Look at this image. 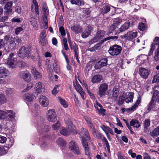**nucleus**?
<instances>
[{"label":"nucleus","instance_id":"nucleus-1","mask_svg":"<svg viewBox=\"0 0 159 159\" xmlns=\"http://www.w3.org/2000/svg\"><path fill=\"white\" fill-rule=\"evenodd\" d=\"M122 50V48L121 46L115 44L110 47L108 51L111 56H117L121 53Z\"/></svg>","mask_w":159,"mask_h":159},{"label":"nucleus","instance_id":"nucleus-2","mask_svg":"<svg viewBox=\"0 0 159 159\" xmlns=\"http://www.w3.org/2000/svg\"><path fill=\"white\" fill-rule=\"evenodd\" d=\"M30 50L28 48H26L23 46L19 49L18 52V56L22 58L29 57L30 54Z\"/></svg>","mask_w":159,"mask_h":159},{"label":"nucleus","instance_id":"nucleus-3","mask_svg":"<svg viewBox=\"0 0 159 159\" xmlns=\"http://www.w3.org/2000/svg\"><path fill=\"white\" fill-rule=\"evenodd\" d=\"M48 120L51 122H54L57 120L56 114L54 109L48 110L47 113Z\"/></svg>","mask_w":159,"mask_h":159},{"label":"nucleus","instance_id":"nucleus-4","mask_svg":"<svg viewBox=\"0 0 159 159\" xmlns=\"http://www.w3.org/2000/svg\"><path fill=\"white\" fill-rule=\"evenodd\" d=\"M157 46V48H159V38L156 37L154 40L153 42L152 43L151 46V48L148 54V56H151L153 53L154 50Z\"/></svg>","mask_w":159,"mask_h":159},{"label":"nucleus","instance_id":"nucleus-5","mask_svg":"<svg viewBox=\"0 0 159 159\" xmlns=\"http://www.w3.org/2000/svg\"><path fill=\"white\" fill-rule=\"evenodd\" d=\"M69 149L78 155L80 154L79 148L75 142L73 141L70 142L69 144Z\"/></svg>","mask_w":159,"mask_h":159},{"label":"nucleus","instance_id":"nucleus-6","mask_svg":"<svg viewBox=\"0 0 159 159\" xmlns=\"http://www.w3.org/2000/svg\"><path fill=\"white\" fill-rule=\"evenodd\" d=\"M108 88V85L106 83H103L100 85L99 87V90L98 92V94L100 97L105 94Z\"/></svg>","mask_w":159,"mask_h":159},{"label":"nucleus","instance_id":"nucleus-7","mask_svg":"<svg viewBox=\"0 0 159 159\" xmlns=\"http://www.w3.org/2000/svg\"><path fill=\"white\" fill-rule=\"evenodd\" d=\"M150 73V72L148 69L142 67L140 68L139 69V73L141 77L146 79Z\"/></svg>","mask_w":159,"mask_h":159},{"label":"nucleus","instance_id":"nucleus-8","mask_svg":"<svg viewBox=\"0 0 159 159\" xmlns=\"http://www.w3.org/2000/svg\"><path fill=\"white\" fill-rule=\"evenodd\" d=\"M4 113L6 118L4 120L7 121H11L13 120L15 117V113L11 110H5Z\"/></svg>","mask_w":159,"mask_h":159},{"label":"nucleus","instance_id":"nucleus-9","mask_svg":"<svg viewBox=\"0 0 159 159\" xmlns=\"http://www.w3.org/2000/svg\"><path fill=\"white\" fill-rule=\"evenodd\" d=\"M73 84L76 90L78 92L80 93L82 98L83 100L84 99V91H83L81 87L79 84L76 80L75 81L73 82Z\"/></svg>","mask_w":159,"mask_h":159},{"label":"nucleus","instance_id":"nucleus-10","mask_svg":"<svg viewBox=\"0 0 159 159\" xmlns=\"http://www.w3.org/2000/svg\"><path fill=\"white\" fill-rule=\"evenodd\" d=\"M19 75L20 78L25 81L29 82L31 80V75L27 71H24L20 72Z\"/></svg>","mask_w":159,"mask_h":159},{"label":"nucleus","instance_id":"nucleus-11","mask_svg":"<svg viewBox=\"0 0 159 159\" xmlns=\"http://www.w3.org/2000/svg\"><path fill=\"white\" fill-rule=\"evenodd\" d=\"M81 134L83 135L82 136L81 139L82 141V137H83L84 139H85L87 141V140L90 141L91 138L88 131L86 129L84 128H82L80 129Z\"/></svg>","mask_w":159,"mask_h":159},{"label":"nucleus","instance_id":"nucleus-12","mask_svg":"<svg viewBox=\"0 0 159 159\" xmlns=\"http://www.w3.org/2000/svg\"><path fill=\"white\" fill-rule=\"evenodd\" d=\"M12 1H10L7 2L5 4L4 7V9L5 10V14H9L12 12Z\"/></svg>","mask_w":159,"mask_h":159},{"label":"nucleus","instance_id":"nucleus-13","mask_svg":"<svg viewBox=\"0 0 159 159\" xmlns=\"http://www.w3.org/2000/svg\"><path fill=\"white\" fill-rule=\"evenodd\" d=\"M14 55L13 53H10L8 57V60L7 61V64L9 66L11 67H14V65L16 62V58L13 57Z\"/></svg>","mask_w":159,"mask_h":159},{"label":"nucleus","instance_id":"nucleus-14","mask_svg":"<svg viewBox=\"0 0 159 159\" xmlns=\"http://www.w3.org/2000/svg\"><path fill=\"white\" fill-rule=\"evenodd\" d=\"M137 32H133L131 31L128 32L126 34L121 36L122 38L130 40L135 38L137 36Z\"/></svg>","mask_w":159,"mask_h":159},{"label":"nucleus","instance_id":"nucleus-15","mask_svg":"<svg viewBox=\"0 0 159 159\" xmlns=\"http://www.w3.org/2000/svg\"><path fill=\"white\" fill-rule=\"evenodd\" d=\"M122 22V20L119 18H116L113 21V23L110 27V29L111 31L115 30L117 28V26Z\"/></svg>","mask_w":159,"mask_h":159},{"label":"nucleus","instance_id":"nucleus-16","mask_svg":"<svg viewBox=\"0 0 159 159\" xmlns=\"http://www.w3.org/2000/svg\"><path fill=\"white\" fill-rule=\"evenodd\" d=\"M117 38L118 37L116 36H109L106 38H105L104 39L101 41V42L98 43L96 45H95L94 46L96 50H98L99 49H100V48L102 44L105 41L111 39H117Z\"/></svg>","mask_w":159,"mask_h":159},{"label":"nucleus","instance_id":"nucleus-17","mask_svg":"<svg viewBox=\"0 0 159 159\" xmlns=\"http://www.w3.org/2000/svg\"><path fill=\"white\" fill-rule=\"evenodd\" d=\"M38 100L41 105L44 107H47L49 104L47 98L43 95H41Z\"/></svg>","mask_w":159,"mask_h":159},{"label":"nucleus","instance_id":"nucleus-18","mask_svg":"<svg viewBox=\"0 0 159 159\" xmlns=\"http://www.w3.org/2000/svg\"><path fill=\"white\" fill-rule=\"evenodd\" d=\"M92 28L89 26L87 27L85 30L82 32L81 36L83 38H87L91 34Z\"/></svg>","mask_w":159,"mask_h":159},{"label":"nucleus","instance_id":"nucleus-19","mask_svg":"<svg viewBox=\"0 0 159 159\" xmlns=\"http://www.w3.org/2000/svg\"><path fill=\"white\" fill-rule=\"evenodd\" d=\"M83 138V137H82ZM82 143L83 147L84 148L85 151V155L88 156V157L90 155V152L89 150V148L88 145V142L87 140L82 138Z\"/></svg>","mask_w":159,"mask_h":159},{"label":"nucleus","instance_id":"nucleus-20","mask_svg":"<svg viewBox=\"0 0 159 159\" xmlns=\"http://www.w3.org/2000/svg\"><path fill=\"white\" fill-rule=\"evenodd\" d=\"M31 72L36 79L39 80L42 78V74L37 70L34 67H32Z\"/></svg>","mask_w":159,"mask_h":159},{"label":"nucleus","instance_id":"nucleus-21","mask_svg":"<svg viewBox=\"0 0 159 159\" xmlns=\"http://www.w3.org/2000/svg\"><path fill=\"white\" fill-rule=\"evenodd\" d=\"M8 73V70L5 67L2 66L0 67V78H6Z\"/></svg>","mask_w":159,"mask_h":159},{"label":"nucleus","instance_id":"nucleus-22","mask_svg":"<svg viewBox=\"0 0 159 159\" xmlns=\"http://www.w3.org/2000/svg\"><path fill=\"white\" fill-rule=\"evenodd\" d=\"M35 89L38 93H41L44 91V89L42 87L41 82L36 83L35 85Z\"/></svg>","mask_w":159,"mask_h":159},{"label":"nucleus","instance_id":"nucleus-23","mask_svg":"<svg viewBox=\"0 0 159 159\" xmlns=\"http://www.w3.org/2000/svg\"><path fill=\"white\" fill-rule=\"evenodd\" d=\"M130 25V22L129 21L126 22L124 24L122 25L118 30L119 32L124 31L125 30H127Z\"/></svg>","mask_w":159,"mask_h":159},{"label":"nucleus","instance_id":"nucleus-24","mask_svg":"<svg viewBox=\"0 0 159 159\" xmlns=\"http://www.w3.org/2000/svg\"><path fill=\"white\" fill-rule=\"evenodd\" d=\"M70 3L73 5H75L79 7L84 5V3L83 0H68Z\"/></svg>","mask_w":159,"mask_h":159},{"label":"nucleus","instance_id":"nucleus-25","mask_svg":"<svg viewBox=\"0 0 159 159\" xmlns=\"http://www.w3.org/2000/svg\"><path fill=\"white\" fill-rule=\"evenodd\" d=\"M141 102V98H139L136 101L135 103L132 107L127 109L126 111L128 112H132L139 105Z\"/></svg>","mask_w":159,"mask_h":159},{"label":"nucleus","instance_id":"nucleus-26","mask_svg":"<svg viewBox=\"0 0 159 159\" xmlns=\"http://www.w3.org/2000/svg\"><path fill=\"white\" fill-rule=\"evenodd\" d=\"M67 126L68 128V129L70 131V133L73 132L74 134H77V131L75 130L74 128L75 126L72 123L71 121L68 122L67 124Z\"/></svg>","mask_w":159,"mask_h":159},{"label":"nucleus","instance_id":"nucleus-27","mask_svg":"<svg viewBox=\"0 0 159 159\" xmlns=\"http://www.w3.org/2000/svg\"><path fill=\"white\" fill-rule=\"evenodd\" d=\"M102 79V77L101 75H95L92 79L91 81L93 83L100 82Z\"/></svg>","mask_w":159,"mask_h":159},{"label":"nucleus","instance_id":"nucleus-28","mask_svg":"<svg viewBox=\"0 0 159 159\" xmlns=\"http://www.w3.org/2000/svg\"><path fill=\"white\" fill-rule=\"evenodd\" d=\"M71 29L75 33L78 34L80 32L81 30V28L79 25H72L71 27Z\"/></svg>","mask_w":159,"mask_h":159},{"label":"nucleus","instance_id":"nucleus-29","mask_svg":"<svg viewBox=\"0 0 159 159\" xmlns=\"http://www.w3.org/2000/svg\"><path fill=\"white\" fill-rule=\"evenodd\" d=\"M150 134L153 138L159 135V126L155 128L151 132Z\"/></svg>","mask_w":159,"mask_h":159},{"label":"nucleus","instance_id":"nucleus-30","mask_svg":"<svg viewBox=\"0 0 159 159\" xmlns=\"http://www.w3.org/2000/svg\"><path fill=\"white\" fill-rule=\"evenodd\" d=\"M139 123V122L138 121V120L134 119H132L130 122V126L136 128H138L140 126V125Z\"/></svg>","mask_w":159,"mask_h":159},{"label":"nucleus","instance_id":"nucleus-31","mask_svg":"<svg viewBox=\"0 0 159 159\" xmlns=\"http://www.w3.org/2000/svg\"><path fill=\"white\" fill-rule=\"evenodd\" d=\"M134 93H129L128 94V97L125 98V102L129 103L133 102L134 98Z\"/></svg>","mask_w":159,"mask_h":159},{"label":"nucleus","instance_id":"nucleus-32","mask_svg":"<svg viewBox=\"0 0 159 159\" xmlns=\"http://www.w3.org/2000/svg\"><path fill=\"white\" fill-rule=\"evenodd\" d=\"M60 133L61 134L66 136L69 135L71 133L70 131L64 127H61Z\"/></svg>","mask_w":159,"mask_h":159},{"label":"nucleus","instance_id":"nucleus-33","mask_svg":"<svg viewBox=\"0 0 159 159\" xmlns=\"http://www.w3.org/2000/svg\"><path fill=\"white\" fill-rule=\"evenodd\" d=\"M69 45L70 48L71 50H73L75 54L78 53V45L75 44V45H72L70 40H68Z\"/></svg>","mask_w":159,"mask_h":159},{"label":"nucleus","instance_id":"nucleus-34","mask_svg":"<svg viewBox=\"0 0 159 159\" xmlns=\"http://www.w3.org/2000/svg\"><path fill=\"white\" fill-rule=\"evenodd\" d=\"M110 10V7L109 6L105 5L100 9V11L102 14H106Z\"/></svg>","mask_w":159,"mask_h":159},{"label":"nucleus","instance_id":"nucleus-35","mask_svg":"<svg viewBox=\"0 0 159 159\" xmlns=\"http://www.w3.org/2000/svg\"><path fill=\"white\" fill-rule=\"evenodd\" d=\"M23 98L27 101L31 102L34 99V97L31 94L27 93L24 94Z\"/></svg>","mask_w":159,"mask_h":159},{"label":"nucleus","instance_id":"nucleus-36","mask_svg":"<svg viewBox=\"0 0 159 159\" xmlns=\"http://www.w3.org/2000/svg\"><path fill=\"white\" fill-rule=\"evenodd\" d=\"M93 134L96 138L98 139L102 138L103 135L101 133H98L96 131V129L92 130Z\"/></svg>","mask_w":159,"mask_h":159},{"label":"nucleus","instance_id":"nucleus-37","mask_svg":"<svg viewBox=\"0 0 159 159\" xmlns=\"http://www.w3.org/2000/svg\"><path fill=\"white\" fill-rule=\"evenodd\" d=\"M105 31L103 30H100L97 31L96 34V37L98 39H100L102 38L105 34Z\"/></svg>","mask_w":159,"mask_h":159},{"label":"nucleus","instance_id":"nucleus-38","mask_svg":"<svg viewBox=\"0 0 159 159\" xmlns=\"http://www.w3.org/2000/svg\"><path fill=\"white\" fill-rule=\"evenodd\" d=\"M57 142L58 145L61 146H64L66 144L64 139L61 138H59L57 140Z\"/></svg>","mask_w":159,"mask_h":159},{"label":"nucleus","instance_id":"nucleus-39","mask_svg":"<svg viewBox=\"0 0 159 159\" xmlns=\"http://www.w3.org/2000/svg\"><path fill=\"white\" fill-rule=\"evenodd\" d=\"M156 101L155 99H152L151 101L150 102L148 106V110L149 111L151 110L153 107V106L155 104Z\"/></svg>","mask_w":159,"mask_h":159},{"label":"nucleus","instance_id":"nucleus-40","mask_svg":"<svg viewBox=\"0 0 159 159\" xmlns=\"http://www.w3.org/2000/svg\"><path fill=\"white\" fill-rule=\"evenodd\" d=\"M58 99L60 103L64 107L66 108L68 107V105L64 99L60 97H58Z\"/></svg>","mask_w":159,"mask_h":159},{"label":"nucleus","instance_id":"nucleus-41","mask_svg":"<svg viewBox=\"0 0 159 159\" xmlns=\"http://www.w3.org/2000/svg\"><path fill=\"white\" fill-rule=\"evenodd\" d=\"M102 142L103 143H105V145H106V146L107 147V149L108 151L109 152L110 151V146L109 143L107 139L105 137H103L102 136V139H101Z\"/></svg>","mask_w":159,"mask_h":159},{"label":"nucleus","instance_id":"nucleus-42","mask_svg":"<svg viewBox=\"0 0 159 159\" xmlns=\"http://www.w3.org/2000/svg\"><path fill=\"white\" fill-rule=\"evenodd\" d=\"M119 89L118 88L116 87H114L113 89L112 92V96L115 98H116L118 95Z\"/></svg>","mask_w":159,"mask_h":159},{"label":"nucleus","instance_id":"nucleus-43","mask_svg":"<svg viewBox=\"0 0 159 159\" xmlns=\"http://www.w3.org/2000/svg\"><path fill=\"white\" fill-rule=\"evenodd\" d=\"M42 7L43 8V10L44 11V13L46 14H48L49 11L48 9V7L47 6V5L45 2H43Z\"/></svg>","mask_w":159,"mask_h":159},{"label":"nucleus","instance_id":"nucleus-44","mask_svg":"<svg viewBox=\"0 0 159 159\" xmlns=\"http://www.w3.org/2000/svg\"><path fill=\"white\" fill-rule=\"evenodd\" d=\"M53 69L56 73H59L60 72V68L57 65V62H54L53 65Z\"/></svg>","mask_w":159,"mask_h":159},{"label":"nucleus","instance_id":"nucleus-45","mask_svg":"<svg viewBox=\"0 0 159 159\" xmlns=\"http://www.w3.org/2000/svg\"><path fill=\"white\" fill-rule=\"evenodd\" d=\"M7 147L0 148V154L1 155H4L7 152Z\"/></svg>","mask_w":159,"mask_h":159},{"label":"nucleus","instance_id":"nucleus-46","mask_svg":"<svg viewBox=\"0 0 159 159\" xmlns=\"http://www.w3.org/2000/svg\"><path fill=\"white\" fill-rule=\"evenodd\" d=\"M101 127L104 131L106 134L108 133V132L111 131V129L109 127L106 126L104 125H102L101 126Z\"/></svg>","mask_w":159,"mask_h":159},{"label":"nucleus","instance_id":"nucleus-47","mask_svg":"<svg viewBox=\"0 0 159 159\" xmlns=\"http://www.w3.org/2000/svg\"><path fill=\"white\" fill-rule=\"evenodd\" d=\"M30 21L31 24L34 27H35L37 25V21L34 17L33 16L31 17L30 19Z\"/></svg>","mask_w":159,"mask_h":159},{"label":"nucleus","instance_id":"nucleus-48","mask_svg":"<svg viewBox=\"0 0 159 159\" xmlns=\"http://www.w3.org/2000/svg\"><path fill=\"white\" fill-rule=\"evenodd\" d=\"M83 12L84 13V16L86 18L87 17L89 16L88 15L90 14L91 11L89 9H85L83 10Z\"/></svg>","mask_w":159,"mask_h":159},{"label":"nucleus","instance_id":"nucleus-49","mask_svg":"<svg viewBox=\"0 0 159 159\" xmlns=\"http://www.w3.org/2000/svg\"><path fill=\"white\" fill-rule=\"evenodd\" d=\"M6 101V98L3 95L0 94V104H4Z\"/></svg>","mask_w":159,"mask_h":159},{"label":"nucleus","instance_id":"nucleus-50","mask_svg":"<svg viewBox=\"0 0 159 159\" xmlns=\"http://www.w3.org/2000/svg\"><path fill=\"white\" fill-rule=\"evenodd\" d=\"M16 41V43H16L15 44L14 47L16 48H17L18 47V44L20 43H21L22 42V40L20 38L18 37H16L15 38Z\"/></svg>","mask_w":159,"mask_h":159},{"label":"nucleus","instance_id":"nucleus-51","mask_svg":"<svg viewBox=\"0 0 159 159\" xmlns=\"http://www.w3.org/2000/svg\"><path fill=\"white\" fill-rule=\"evenodd\" d=\"M138 29L141 31L144 30L146 29V25L145 24L143 23H139V25Z\"/></svg>","mask_w":159,"mask_h":159},{"label":"nucleus","instance_id":"nucleus-52","mask_svg":"<svg viewBox=\"0 0 159 159\" xmlns=\"http://www.w3.org/2000/svg\"><path fill=\"white\" fill-rule=\"evenodd\" d=\"M107 59L105 58L102 59L99 61L102 67L107 66Z\"/></svg>","mask_w":159,"mask_h":159},{"label":"nucleus","instance_id":"nucleus-53","mask_svg":"<svg viewBox=\"0 0 159 159\" xmlns=\"http://www.w3.org/2000/svg\"><path fill=\"white\" fill-rule=\"evenodd\" d=\"M144 126L145 128L147 129V127L150 125V121L149 119H147L145 120L144 121Z\"/></svg>","mask_w":159,"mask_h":159},{"label":"nucleus","instance_id":"nucleus-54","mask_svg":"<svg viewBox=\"0 0 159 159\" xmlns=\"http://www.w3.org/2000/svg\"><path fill=\"white\" fill-rule=\"evenodd\" d=\"M24 30L23 28L21 27H17L15 29V34H18L20 33Z\"/></svg>","mask_w":159,"mask_h":159},{"label":"nucleus","instance_id":"nucleus-55","mask_svg":"<svg viewBox=\"0 0 159 159\" xmlns=\"http://www.w3.org/2000/svg\"><path fill=\"white\" fill-rule=\"evenodd\" d=\"M59 85H56L53 89L52 91V93L54 95H56L57 93L58 92L59 90L57 89L59 87Z\"/></svg>","mask_w":159,"mask_h":159},{"label":"nucleus","instance_id":"nucleus-56","mask_svg":"<svg viewBox=\"0 0 159 159\" xmlns=\"http://www.w3.org/2000/svg\"><path fill=\"white\" fill-rule=\"evenodd\" d=\"M60 126V124L58 122H57L56 123L52 125V129L54 130L58 129Z\"/></svg>","mask_w":159,"mask_h":159},{"label":"nucleus","instance_id":"nucleus-57","mask_svg":"<svg viewBox=\"0 0 159 159\" xmlns=\"http://www.w3.org/2000/svg\"><path fill=\"white\" fill-rule=\"evenodd\" d=\"M39 42L42 45H45L47 43V41L45 38H40Z\"/></svg>","mask_w":159,"mask_h":159},{"label":"nucleus","instance_id":"nucleus-58","mask_svg":"<svg viewBox=\"0 0 159 159\" xmlns=\"http://www.w3.org/2000/svg\"><path fill=\"white\" fill-rule=\"evenodd\" d=\"M50 129V127L48 125H44L43 127H42V131L43 132H48L49 131Z\"/></svg>","mask_w":159,"mask_h":159},{"label":"nucleus","instance_id":"nucleus-59","mask_svg":"<svg viewBox=\"0 0 159 159\" xmlns=\"http://www.w3.org/2000/svg\"><path fill=\"white\" fill-rule=\"evenodd\" d=\"M33 86V84L32 83H28L27 85L26 88L24 90V92L27 91L31 89Z\"/></svg>","mask_w":159,"mask_h":159},{"label":"nucleus","instance_id":"nucleus-60","mask_svg":"<svg viewBox=\"0 0 159 159\" xmlns=\"http://www.w3.org/2000/svg\"><path fill=\"white\" fill-rule=\"evenodd\" d=\"M97 110L102 116H104L105 114V113L106 111V110L104 108H102V107L98 109V110Z\"/></svg>","mask_w":159,"mask_h":159},{"label":"nucleus","instance_id":"nucleus-61","mask_svg":"<svg viewBox=\"0 0 159 159\" xmlns=\"http://www.w3.org/2000/svg\"><path fill=\"white\" fill-rule=\"evenodd\" d=\"M59 30L61 35L63 36L65 35L66 32L63 26H61L59 28Z\"/></svg>","mask_w":159,"mask_h":159},{"label":"nucleus","instance_id":"nucleus-62","mask_svg":"<svg viewBox=\"0 0 159 159\" xmlns=\"http://www.w3.org/2000/svg\"><path fill=\"white\" fill-rule=\"evenodd\" d=\"M5 111L0 110V119H4L6 118L4 113Z\"/></svg>","mask_w":159,"mask_h":159},{"label":"nucleus","instance_id":"nucleus-63","mask_svg":"<svg viewBox=\"0 0 159 159\" xmlns=\"http://www.w3.org/2000/svg\"><path fill=\"white\" fill-rule=\"evenodd\" d=\"M152 82L153 83L159 82V75H155L154 76Z\"/></svg>","mask_w":159,"mask_h":159},{"label":"nucleus","instance_id":"nucleus-64","mask_svg":"<svg viewBox=\"0 0 159 159\" xmlns=\"http://www.w3.org/2000/svg\"><path fill=\"white\" fill-rule=\"evenodd\" d=\"M122 97L123 98H119V101L118 102V104L119 105H122L124 103V101L125 100V97L123 96H122Z\"/></svg>","mask_w":159,"mask_h":159}]
</instances>
